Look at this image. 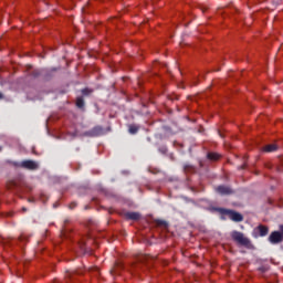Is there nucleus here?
<instances>
[{
  "mask_svg": "<svg viewBox=\"0 0 283 283\" xmlns=\"http://www.w3.org/2000/svg\"><path fill=\"white\" fill-rule=\"evenodd\" d=\"M232 239L234 242H238V244H242L243 247H248L249 244V239H247L241 232H232Z\"/></svg>",
  "mask_w": 283,
  "mask_h": 283,
  "instance_id": "1",
  "label": "nucleus"
},
{
  "mask_svg": "<svg viewBox=\"0 0 283 283\" xmlns=\"http://www.w3.org/2000/svg\"><path fill=\"white\" fill-rule=\"evenodd\" d=\"M270 242L272 244H277L279 242H282V233L281 232H272L270 235Z\"/></svg>",
  "mask_w": 283,
  "mask_h": 283,
  "instance_id": "2",
  "label": "nucleus"
},
{
  "mask_svg": "<svg viewBox=\"0 0 283 283\" xmlns=\"http://www.w3.org/2000/svg\"><path fill=\"white\" fill-rule=\"evenodd\" d=\"M228 216L230 218V220H233V222H242L243 218L242 214L235 212V211H228Z\"/></svg>",
  "mask_w": 283,
  "mask_h": 283,
  "instance_id": "3",
  "label": "nucleus"
},
{
  "mask_svg": "<svg viewBox=\"0 0 283 283\" xmlns=\"http://www.w3.org/2000/svg\"><path fill=\"white\" fill-rule=\"evenodd\" d=\"M216 191L221 193V196H229V193H233V190L227 186H219L217 187Z\"/></svg>",
  "mask_w": 283,
  "mask_h": 283,
  "instance_id": "4",
  "label": "nucleus"
},
{
  "mask_svg": "<svg viewBox=\"0 0 283 283\" xmlns=\"http://www.w3.org/2000/svg\"><path fill=\"white\" fill-rule=\"evenodd\" d=\"M22 166H23L25 169H39V164H36V163L33 161V160L23 161V163H22Z\"/></svg>",
  "mask_w": 283,
  "mask_h": 283,
  "instance_id": "5",
  "label": "nucleus"
},
{
  "mask_svg": "<svg viewBox=\"0 0 283 283\" xmlns=\"http://www.w3.org/2000/svg\"><path fill=\"white\" fill-rule=\"evenodd\" d=\"M263 151H266V153L277 151V145H275V144L266 145V146L263 148Z\"/></svg>",
  "mask_w": 283,
  "mask_h": 283,
  "instance_id": "6",
  "label": "nucleus"
},
{
  "mask_svg": "<svg viewBox=\"0 0 283 283\" xmlns=\"http://www.w3.org/2000/svg\"><path fill=\"white\" fill-rule=\"evenodd\" d=\"M256 231H259L261 237L266 235V233H269V228L264 227V226H259Z\"/></svg>",
  "mask_w": 283,
  "mask_h": 283,
  "instance_id": "7",
  "label": "nucleus"
},
{
  "mask_svg": "<svg viewBox=\"0 0 283 283\" xmlns=\"http://www.w3.org/2000/svg\"><path fill=\"white\" fill-rule=\"evenodd\" d=\"M126 218H128V220H138L140 218V214L136 212H127Z\"/></svg>",
  "mask_w": 283,
  "mask_h": 283,
  "instance_id": "8",
  "label": "nucleus"
},
{
  "mask_svg": "<svg viewBox=\"0 0 283 283\" xmlns=\"http://www.w3.org/2000/svg\"><path fill=\"white\" fill-rule=\"evenodd\" d=\"M208 158L209 160H218L220 158V155L218 153H209Z\"/></svg>",
  "mask_w": 283,
  "mask_h": 283,
  "instance_id": "9",
  "label": "nucleus"
},
{
  "mask_svg": "<svg viewBox=\"0 0 283 283\" xmlns=\"http://www.w3.org/2000/svg\"><path fill=\"white\" fill-rule=\"evenodd\" d=\"M76 105H77L78 107H83V105H84L83 98L78 97V98L76 99Z\"/></svg>",
  "mask_w": 283,
  "mask_h": 283,
  "instance_id": "10",
  "label": "nucleus"
},
{
  "mask_svg": "<svg viewBox=\"0 0 283 283\" xmlns=\"http://www.w3.org/2000/svg\"><path fill=\"white\" fill-rule=\"evenodd\" d=\"M138 132V128L136 126H129V133L136 134Z\"/></svg>",
  "mask_w": 283,
  "mask_h": 283,
  "instance_id": "11",
  "label": "nucleus"
},
{
  "mask_svg": "<svg viewBox=\"0 0 283 283\" xmlns=\"http://www.w3.org/2000/svg\"><path fill=\"white\" fill-rule=\"evenodd\" d=\"M281 231H282V234H283V226L280 227Z\"/></svg>",
  "mask_w": 283,
  "mask_h": 283,
  "instance_id": "12",
  "label": "nucleus"
},
{
  "mask_svg": "<svg viewBox=\"0 0 283 283\" xmlns=\"http://www.w3.org/2000/svg\"><path fill=\"white\" fill-rule=\"evenodd\" d=\"M86 93H87V90H84V91H83V94H86Z\"/></svg>",
  "mask_w": 283,
  "mask_h": 283,
  "instance_id": "13",
  "label": "nucleus"
},
{
  "mask_svg": "<svg viewBox=\"0 0 283 283\" xmlns=\"http://www.w3.org/2000/svg\"><path fill=\"white\" fill-rule=\"evenodd\" d=\"M0 98H3V95L0 93Z\"/></svg>",
  "mask_w": 283,
  "mask_h": 283,
  "instance_id": "14",
  "label": "nucleus"
}]
</instances>
